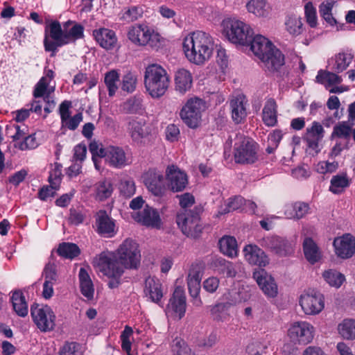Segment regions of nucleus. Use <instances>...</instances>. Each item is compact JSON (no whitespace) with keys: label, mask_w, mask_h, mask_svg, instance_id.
<instances>
[{"label":"nucleus","mask_w":355,"mask_h":355,"mask_svg":"<svg viewBox=\"0 0 355 355\" xmlns=\"http://www.w3.org/2000/svg\"><path fill=\"white\" fill-rule=\"evenodd\" d=\"M253 277L263 292L268 297H274L277 294V286L274 279L264 270H258L254 272Z\"/></svg>","instance_id":"nucleus-23"},{"label":"nucleus","mask_w":355,"mask_h":355,"mask_svg":"<svg viewBox=\"0 0 355 355\" xmlns=\"http://www.w3.org/2000/svg\"><path fill=\"white\" fill-rule=\"evenodd\" d=\"M176 221L183 234L187 236L198 237L202 231L199 215L196 212L185 210L178 214Z\"/></svg>","instance_id":"nucleus-12"},{"label":"nucleus","mask_w":355,"mask_h":355,"mask_svg":"<svg viewBox=\"0 0 355 355\" xmlns=\"http://www.w3.org/2000/svg\"><path fill=\"white\" fill-rule=\"evenodd\" d=\"M141 253L138 244L127 239L119 246L116 252H103L92 261L94 268L108 278L110 288H116L121 283L123 268L136 269L140 265Z\"/></svg>","instance_id":"nucleus-1"},{"label":"nucleus","mask_w":355,"mask_h":355,"mask_svg":"<svg viewBox=\"0 0 355 355\" xmlns=\"http://www.w3.org/2000/svg\"><path fill=\"white\" fill-rule=\"evenodd\" d=\"M186 312V297L181 287L175 288L173 296L166 307V313L168 317L175 320H180Z\"/></svg>","instance_id":"nucleus-15"},{"label":"nucleus","mask_w":355,"mask_h":355,"mask_svg":"<svg viewBox=\"0 0 355 355\" xmlns=\"http://www.w3.org/2000/svg\"><path fill=\"white\" fill-rule=\"evenodd\" d=\"M234 157L239 164H253L258 159V145L252 139L235 134Z\"/></svg>","instance_id":"nucleus-7"},{"label":"nucleus","mask_w":355,"mask_h":355,"mask_svg":"<svg viewBox=\"0 0 355 355\" xmlns=\"http://www.w3.org/2000/svg\"><path fill=\"white\" fill-rule=\"evenodd\" d=\"M62 180V165L54 163L49 176V182L53 188L58 189Z\"/></svg>","instance_id":"nucleus-52"},{"label":"nucleus","mask_w":355,"mask_h":355,"mask_svg":"<svg viewBox=\"0 0 355 355\" xmlns=\"http://www.w3.org/2000/svg\"><path fill=\"white\" fill-rule=\"evenodd\" d=\"M314 327L306 321L292 323L288 330V336L294 343L308 344L313 338Z\"/></svg>","instance_id":"nucleus-14"},{"label":"nucleus","mask_w":355,"mask_h":355,"mask_svg":"<svg viewBox=\"0 0 355 355\" xmlns=\"http://www.w3.org/2000/svg\"><path fill=\"white\" fill-rule=\"evenodd\" d=\"M316 81L318 83L325 85L327 88L328 86L340 83L342 78L335 73L320 70L316 76Z\"/></svg>","instance_id":"nucleus-42"},{"label":"nucleus","mask_w":355,"mask_h":355,"mask_svg":"<svg viewBox=\"0 0 355 355\" xmlns=\"http://www.w3.org/2000/svg\"><path fill=\"white\" fill-rule=\"evenodd\" d=\"M248 11L258 17H266L270 8L266 0H250L246 5Z\"/></svg>","instance_id":"nucleus-34"},{"label":"nucleus","mask_w":355,"mask_h":355,"mask_svg":"<svg viewBox=\"0 0 355 355\" xmlns=\"http://www.w3.org/2000/svg\"><path fill=\"white\" fill-rule=\"evenodd\" d=\"M216 263L223 267L222 271L223 273H226L228 277H234L236 271L234 268L232 263L226 261L224 259L220 258L216 259Z\"/></svg>","instance_id":"nucleus-63"},{"label":"nucleus","mask_w":355,"mask_h":355,"mask_svg":"<svg viewBox=\"0 0 355 355\" xmlns=\"http://www.w3.org/2000/svg\"><path fill=\"white\" fill-rule=\"evenodd\" d=\"M352 60L351 53H339L329 60V66L334 72L340 73L349 67Z\"/></svg>","instance_id":"nucleus-30"},{"label":"nucleus","mask_w":355,"mask_h":355,"mask_svg":"<svg viewBox=\"0 0 355 355\" xmlns=\"http://www.w3.org/2000/svg\"><path fill=\"white\" fill-rule=\"evenodd\" d=\"M128 40L137 46H156L159 42V35L146 24H135L128 31Z\"/></svg>","instance_id":"nucleus-9"},{"label":"nucleus","mask_w":355,"mask_h":355,"mask_svg":"<svg viewBox=\"0 0 355 355\" xmlns=\"http://www.w3.org/2000/svg\"><path fill=\"white\" fill-rule=\"evenodd\" d=\"M137 78L135 73L127 72L122 78L121 89L128 93L133 92L137 86Z\"/></svg>","instance_id":"nucleus-50"},{"label":"nucleus","mask_w":355,"mask_h":355,"mask_svg":"<svg viewBox=\"0 0 355 355\" xmlns=\"http://www.w3.org/2000/svg\"><path fill=\"white\" fill-rule=\"evenodd\" d=\"M302 25L301 18L296 15L290 16L286 21L287 31L294 35L302 32Z\"/></svg>","instance_id":"nucleus-51"},{"label":"nucleus","mask_w":355,"mask_h":355,"mask_svg":"<svg viewBox=\"0 0 355 355\" xmlns=\"http://www.w3.org/2000/svg\"><path fill=\"white\" fill-rule=\"evenodd\" d=\"M58 253L66 259H72L80 254V250L75 243H62L58 247Z\"/></svg>","instance_id":"nucleus-44"},{"label":"nucleus","mask_w":355,"mask_h":355,"mask_svg":"<svg viewBox=\"0 0 355 355\" xmlns=\"http://www.w3.org/2000/svg\"><path fill=\"white\" fill-rule=\"evenodd\" d=\"M59 355H83L80 345L76 342H66L60 348Z\"/></svg>","instance_id":"nucleus-54"},{"label":"nucleus","mask_w":355,"mask_h":355,"mask_svg":"<svg viewBox=\"0 0 355 355\" xmlns=\"http://www.w3.org/2000/svg\"><path fill=\"white\" fill-rule=\"evenodd\" d=\"M144 293L152 302L158 303L163 297L159 280L153 277H147L145 281Z\"/></svg>","instance_id":"nucleus-28"},{"label":"nucleus","mask_w":355,"mask_h":355,"mask_svg":"<svg viewBox=\"0 0 355 355\" xmlns=\"http://www.w3.org/2000/svg\"><path fill=\"white\" fill-rule=\"evenodd\" d=\"M277 103L272 98L266 101L262 110V120L267 126H274L277 122Z\"/></svg>","instance_id":"nucleus-32"},{"label":"nucleus","mask_w":355,"mask_h":355,"mask_svg":"<svg viewBox=\"0 0 355 355\" xmlns=\"http://www.w3.org/2000/svg\"><path fill=\"white\" fill-rule=\"evenodd\" d=\"M43 275L45 281L55 283L58 279L56 265L49 261L44 268Z\"/></svg>","instance_id":"nucleus-60"},{"label":"nucleus","mask_w":355,"mask_h":355,"mask_svg":"<svg viewBox=\"0 0 355 355\" xmlns=\"http://www.w3.org/2000/svg\"><path fill=\"white\" fill-rule=\"evenodd\" d=\"M84 37V27L71 20L62 24L57 20L46 22L44 28V46L45 51L52 52L54 55L58 49Z\"/></svg>","instance_id":"nucleus-2"},{"label":"nucleus","mask_w":355,"mask_h":355,"mask_svg":"<svg viewBox=\"0 0 355 355\" xmlns=\"http://www.w3.org/2000/svg\"><path fill=\"white\" fill-rule=\"evenodd\" d=\"M338 164L336 162H329L325 161L319 162L315 165V171L320 174L331 173L336 171Z\"/></svg>","instance_id":"nucleus-59"},{"label":"nucleus","mask_w":355,"mask_h":355,"mask_svg":"<svg viewBox=\"0 0 355 355\" xmlns=\"http://www.w3.org/2000/svg\"><path fill=\"white\" fill-rule=\"evenodd\" d=\"M176 90L184 93L189 90L192 85V76L190 72L184 69L177 71L175 76Z\"/></svg>","instance_id":"nucleus-33"},{"label":"nucleus","mask_w":355,"mask_h":355,"mask_svg":"<svg viewBox=\"0 0 355 355\" xmlns=\"http://www.w3.org/2000/svg\"><path fill=\"white\" fill-rule=\"evenodd\" d=\"M235 294H236V293L234 291H232L228 293V295L232 296V299H231L230 302L225 303L220 302L209 306L211 315L214 320H225L227 317L226 311L229 309V307L241 301L242 300H245L235 297Z\"/></svg>","instance_id":"nucleus-27"},{"label":"nucleus","mask_w":355,"mask_h":355,"mask_svg":"<svg viewBox=\"0 0 355 355\" xmlns=\"http://www.w3.org/2000/svg\"><path fill=\"white\" fill-rule=\"evenodd\" d=\"M248 45L270 71H277L284 64V55L266 37L260 35L252 36Z\"/></svg>","instance_id":"nucleus-4"},{"label":"nucleus","mask_w":355,"mask_h":355,"mask_svg":"<svg viewBox=\"0 0 355 355\" xmlns=\"http://www.w3.org/2000/svg\"><path fill=\"white\" fill-rule=\"evenodd\" d=\"M82 121V113H78L72 117L69 116L67 118L64 122H62V125L69 130H74L78 128Z\"/></svg>","instance_id":"nucleus-62"},{"label":"nucleus","mask_w":355,"mask_h":355,"mask_svg":"<svg viewBox=\"0 0 355 355\" xmlns=\"http://www.w3.org/2000/svg\"><path fill=\"white\" fill-rule=\"evenodd\" d=\"M96 226L97 232L107 237H112L116 232L114 221L103 210L96 214Z\"/></svg>","instance_id":"nucleus-25"},{"label":"nucleus","mask_w":355,"mask_h":355,"mask_svg":"<svg viewBox=\"0 0 355 355\" xmlns=\"http://www.w3.org/2000/svg\"><path fill=\"white\" fill-rule=\"evenodd\" d=\"M267 348L266 345L259 341H254L247 346L246 352L249 355H266Z\"/></svg>","instance_id":"nucleus-58"},{"label":"nucleus","mask_w":355,"mask_h":355,"mask_svg":"<svg viewBox=\"0 0 355 355\" xmlns=\"http://www.w3.org/2000/svg\"><path fill=\"white\" fill-rule=\"evenodd\" d=\"M264 248L270 249L282 256H285L292 252V245L286 239L278 236H268L263 237L259 242Z\"/></svg>","instance_id":"nucleus-19"},{"label":"nucleus","mask_w":355,"mask_h":355,"mask_svg":"<svg viewBox=\"0 0 355 355\" xmlns=\"http://www.w3.org/2000/svg\"><path fill=\"white\" fill-rule=\"evenodd\" d=\"M304 253L307 261L313 264L320 259V252L317 245L310 238H306L303 242Z\"/></svg>","instance_id":"nucleus-38"},{"label":"nucleus","mask_w":355,"mask_h":355,"mask_svg":"<svg viewBox=\"0 0 355 355\" xmlns=\"http://www.w3.org/2000/svg\"><path fill=\"white\" fill-rule=\"evenodd\" d=\"M214 41L211 35L202 31L188 34L183 40L182 48L187 59L191 63L201 65L213 53Z\"/></svg>","instance_id":"nucleus-3"},{"label":"nucleus","mask_w":355,"mask_h":355,"mask_svg":"<svg viewBox=\"0 0 355 355\" xmlns=\"http://www.w3.org/2000/svg\"><path fill=\"white\" fill-rule=\"evenodd\" d=\"M351 128L349 125L341 123L334 128L333 135L338 137L347 139L349 137Z\"/></svg>","instance_id":"nucleus-64"},{"label":"nucleus","mask_w":355,"mask_h":355,"mask_svg":"<svg viewBox=\"0 0 355 355\" xmlns=\"http://www.w3.org/2000/svg\"><path fill=\"white\" fill-rule=\"evenodd\" d=\"M55 90V87H50L49 83L45 81V79H40L35 85L33 90V96L35 98H43L44 101H48L50 95Z\"/></svg>","instance_id":"nucleus-40"},{"label":"nucleus","mask_w":355,"mask_h":355,"mask_svg":"<svg viewBox=\"0 0 355 355\" xmlns=\"http://www.w3.org/2000/svg\"><path fill=\"white\" fill-rule=\"evenodd\" d=\"M224 32L227 39L234 44L248 45L253 36L252 29L240 20L228 19L223 21Z\"/></svg>","instance_id":"nucleus-8"},{"label":"nucleus","mask_w":355,"mask_h":355,"mask_svg":"<svg viewBox=\"0 0 355 355\" xmlns=\"http://www.w3.org/2000/svg\"><path fill=\"white\" fill-rule=\"evenodd\" d=\"M322 277L329 286L336 288H339L345 279L343 274L334 270L324 271Z\"/></svg>","instance_id":"nucleus-46"},{"label":"nucleus","mask_w":355,"mask_h":355,"mask_svg":"<svg viewBox=\"0 0 355 355\" xmlns=\"http://www.w3.org/2000/svg\"><path fill=\"white\" fill-rule=\"evenodd\" d=\"M144 81L148 94L153 98H159L168 90L170 77L161 65L152 64L146 67Z\"/></svg>","instance_id":"nucleus-5"},{"label":"nucleus","mask_w":355,"mask_h":355,"mask_svg":"<svg viewBox=\"0 0 355 355\" xmlns=\"http://www.w3.org/2000/svg\"><path fill=\"white\" fill-rule=\"evenodd\" d=\"M113 192V186L110 181L103 180L96 184V198L100 200H103L111 196Z\"/></svg>","instance_id":"nucleus-48"},{"label":"nucleus","mask_w":355,"mask_h":355,"mask_svg":"<svg viewBox=\"0 0 355 355\" xmlns=\"http://www.w3.org/2000/svg\"><path fill=\"white\" fill-rule=\"evenodd\" d=\"M31 314L34 323L41 331L47 332L54 329L56 316L50 306L33 304L31 307Z\"/></svg>","instance_id":"nucleus-10"},{"label":"nucleus","mask_w":355,"mask_h":355,"mask_svg":"<svg viewBox=\"0 0 355 355\" xmlns=\"http://www.w3.org/2000/svg\"><path fill=\"white\" fill-rule=\"evenodd\" d=\"M151 127L142 119H131L127 125V131L132 141L141 143L143 139L151 134Z\"/></svg>","instance_id":"nucleus-18"},{"label":"nucleus","mask_w":355,"mask_h":355,"mask_svg":"<svg viewBox=\"0 0 355 355\" xmlns=\"http://www.w3.org/2000/svg\"><path fill=\"white\" fill-rule=\"evenodd\" d=\"M120 75L117 70L112 69L106 72L104 75V84L108 92L110 97L115 96L119 89Z\"/></svg>","instance_id":"nucleus-37"},{"label":"nucleus","mask_w":355,"mask_h":355,"mask_svg":"<svg viewBox=\"0 0 355 355\" xmlns=\"http://www.w3.org/2000/svg\"><path fill=\"white\" fill-rule=\"evenodd\" d=\"M220 252L231 258L235 257L238 254L237 242L234 237L225 236L218 242Z\"/></svg>","instance_id":"nucleus-36"},{"label":"nucleus","mask_w":355,"mask_h":355,"mask_svg":"<svg viewBox=\"0 0 355 355\" xmlns=\"http://www.w3.org/2000/svg\"><path fill=\"white\" fill-rule=\"evenodd\" d=\"M309 210V205L302 202L287 204L284 207V215L287 218L300 219L305 216Z\"/></svg>","instance_id":"nucleus-31"},{"label":"nucleus","mask_w":355,"mask_h":355,"mask_svg":"<svg viewBox=\"0 0 355 355\" xmlns=\"http://www.w3.org/2000/svg\"><path fill=\"white\" fill-rule=\"evenodd\" d=\"M299 303L303 312L309 315H317L324 308L323 295L314 290L308 291L302 294Z\"/></svg>","instance_id":"nucleus-13"},{"label":"nucleus","mask_w":355,"mask_h":355,"mask_svg":"<svg viewBox=\"0 0 355 355\" xmlns=\"http://www.w3.org/2000/svg\"><path fill=\"white\" fill-rule=\"evenodd\" d=\"M135 219L144 225L156 229H159L162 225L158 211L149 206H146L141 211L139 212Z\"/></svg>","instance_id":"nucleus-26"},{"label":"nucleus","mask_w":355,"mask_h":355,"mask_svg":"<svg viewBox=\"0 0 355 355\" xmlns=\"http://www.w3.org/2000/svg\"><path fill=\"white\" fill-rule=\"evenodd\" d=\"M166 178L168 187L173 192L183 191L188 184L187 175L175 165H171L166 168Z\"/></svg>","instance_id":"nucleus-17"},{"label":"nucleus","mask_w":355,"mask_h":355,"mask_svg":"<svg viewBox=\"0 0 355 355\" xmlns=\"http://www.w3.org/2000/svg\"><path fill=\"white\" fill-rule=\"evenodd\" d=\"M324 130L322 125L318 121H313L311 127L306 129L304 139L307 141L310 148H315L318 142L324 137Z\"/></svg>","instance_id":"nucleus-29"},{"label":"nucleus","mask_w":355,"mask_h":355,"mask_svg":"<svg viewBox=\"0 0 355 355\" xmlns=\"http://www.w3.org/2000/svg\"><path fill=\"white\" fill-rule=\"evenodd\" d=\"M173 355H197L181 338H175L171 344Z\"/></svg>","instance_id":"nucleus-47"},{"label":"nucleus","mask_w":355,"mask_h":355,"mask_svg":"<svg viewBox=\"0 0 355 355\" xmlns=\"http://www.w3.org/2000/svg\"><path fill=\"white\" fill-rule=\"evenodd\" d=\"M89 149L91 153L103 157L105 163L114 168H122L131 163L130 157L120 146H108L104 148L102 144L93 141L89 144Z\"/></svg>","instance_id":"nucleus-6"},{"label":"nucleus","mask_w":355,"mask_h":355,"mask_svg":"<svg viewBox=\"0 0 355 355\" xmlns=\"http://www.w3.org/2000/svg\"><path fill=\"white\" fill-rule=\"evenodd\" d=\"M133 333L132 329L130 327L125 326L124 330L121 334V347L128 355H132L131 354V346L130 337Z\"/></svg>","instance_id":"nucleus-55"},{"label":"nucleus","mask_w":355,"mask_h":355,"mask_svg":"<svg viewBox=\"0 0 355 355\" xmlns=\"http://www.w3.org/2000/svg\"><path fill=\"white\" fill-rule=\"evenodd\" d=\"M340 336L345 339L355 338V320L345 319L338 326Z\"/></svg>","instance_id":"nucleus-43"},{"label":"nucleus","mask_w":355,"mask_h":355,"mask_svg":"<svg viewBox=\"0 0 355 355\" xmlns=\"http://www.w3.org/2000/svg\"><path fill=\"white\" fill-rule=\"evenodd\" d=\"M336 254L342 259H348L355 252V239L350 234H345L334 241Z\"/></svg>","instance_id":"nucleus-22"},{"label":"nucleus","mask_w":355,"mask_h":355,"mask_svg":"<svg viewBox=\"0 0 355 355\" xmlns=\"http://www.w3.org/2000/svg\"><path fill=\"white\" fill-rule=\"evenodd\" d=\"M11 301L13 309L19 316L24 317L28 314V304L21 291L14 292L11 297Z\"/></svg>","instance_id":"nucleus-39"},{"label":"nucleus","mask_w":355,"mask_h":355,"mask_svg":"<svg viewBox=\"0 0 355 355\" xmlns=\"http://www.w3.org/2000/svg\"><path fill=\"white\" fill-rule=\"evenodd\" d=\"M245 260L250 265L265 267L269 259L265 252L257 245L248 244L243 248Z\"/></svg>","instance_id":"nucleus-21"},{"label":"nucleus","mask_w":355,"mask_h":355,"mask_svg":"<svg viewBox=\"0 0 355 355\" xmlns=\"http://www.w3.org/2000/svg\"><path fill=\"white\" fill-rule=\"evenodd\" d=\"M142 14L143 9L141 7L132 6L124 9L121 18L130 22L137 20Z\"/></svg>","instance_id":"nucleus-53"},{"label":"nucleus","mask_w":355,"mask_h":355,"mask_svg":"<svg viewBox=\"0 0 355 355\" xmlns=\"http://www.w3.org/2000/svg\"><path fill=\"white\" fill-rule=\"evenodd\" d=\"M119 189L121 194L126 198H130L136 191L135 181L129 177L123 178L120 181Z\"/></svg>","instance_id":"nucleus-49"},{"label":"nucleus","mask_w":355,"mask_h":355,"mask_svg":"<svg viewBox=\"0 0 355 355\" xmlns=\"http://www.w3.org/2000/svg\"><path fill=\"white\" fill-rule=\"evenodd\" d=\"M232 119L236 123H241L247 116V100L243 95L233 97L230 102Z\"/></svg>","instance_id":"nucleus-24"},{"label":"nucleus","mask_w":355,"mask_h":355,"mask_svg":"<svg viewBox=\"0 0 355 355\" xmlns=\"http://www.w3.org/2000/svg\"><path fill=\"white\" fill-rule=\"evenodd\" d=\"M245 202V200L241 196L230 198L220 207L218 211L217 216L227 214L229 212L241 209Z\"/></svg>","instance_id":"nucleus-41"},{"label":"nucleus","mask_w":355,"mask_h":355,"mask_svg":"<svg viewBox=\"0 0 355 355\" xmlns=\"http://www.w3.org/2000/svg\"><path fill=\"white\" fill-rule=\"evenodd\" d=\"M92 35L96 42L103 49L110 51L117 46L118 39L115 32L106 28H100L93 31Z\"/></svg>","instance_id":"nucleus-20"},{"label":"nucleus","mask_w":355,"mask_h":355,"mask_svg":"<svg viewBox=\"0 0 355 355\" xmlns=\"http://www.w3.org/2000/svg\"><path fill=\"white\" fill-rule=\"evenodd\" d=\"M305 16L307 23L311 27H315L317 24L316 10L312 3L309 2L304 7Z\"/></svg>","instance_id":"nucleus-61"},{"label":"nucleus","mask_w":355,"mask_h":355,"mask_svg":"<svg viewBox=\"0 0 355 355\" xmlns=\"http://www.w3.org/2000/svg\"><path fill=\"white\" fill-rule=\"evenodd\" d=\"M349 185V180L346 175H337L332 177L329 190L336 194L342 193Z\"/></svg>","instance_id":"nucleus-45"},{"label":"nucleus","mask_w":355,"mask_h":355,"mask_svg":"<svg viewBox=\"0 0 355 355\" xmlns=\"http://www.w3.org/2000/svg\"><path fill=\"white\" fill-rule=\"evenodd\" d=\"M37 146L38 143L34 134L27 135L22 141L15 144V146L17 147L21 150L34 149Z\"/></svg>","instance_id":"nucleus-57"},{"label":"nucleus","mask_w":355,"mask_h":355,"mask_svg":"<svg viewBox=\"0 0 355 355\" xmlns=\"http://www.w3.org/2000/svg\"><path fill=\"white\" fill-rule=\"evenodd\" d=\"M144 182L150 192L156 196H162L166 191L163 174L155 169H150L143 176Z\"/></svg>","instance_id":"nucleus-16"},{"label":"nucleus","mask_w":355,"mask_h":355,"mask_svg":"<svg viewBox=\"0 0 355 355\" xmlns=\"http://www.w3.org/2000/svg\"><path fill=\"white\" fill-rule=\"evenodd\" d=\"M187 286L190 295L193 298H195L194 304L196 306H201L202 304V302L199 297L200 282L187 279Z\"/></svg>","instance_id":"nucleus-56"},{"label":"nucleus","mask_w":355,"mask_h":355,"mask_svg":"<svg viewBox=\"0 0 355 355\" xmlns=\"http://www.w3.org/2000/svg\"><path fill=\"white\" fill-rule=\"evenodd\" d=\"M79 281L81 293L88 300L93 298L94 288L87 271L81 268L79 270Z\"/></svg>","instance_id":"nucleus-35"},{"label":"nucleus","mask_w":355,"mask_h":355,"mask_svg":"<svg viewBox=\"0 0 355 355\" xmlns=\"http://www.w3.org/2000/svg\"><path fill=\"white\" fill-rule=\"evenodd\" d=\"M205 109L203 101L198 98L189 99L182 107L180 116L184 123L189 128L198 127L201 119V113Z\"/></svg>","instance_id":"nucleus-11"}]
</instances>
